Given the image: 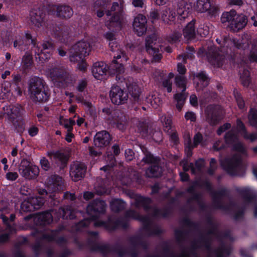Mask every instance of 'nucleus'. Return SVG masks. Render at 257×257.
Here are the masks:
<instances>
[{
  "mask_svg": "<svg viewBox=\"0 0 257 257\" xmlns=\"http://www.w3.org/2000/svg\"><path fill=\"white\" fill-rule=\"evenodd\" d=\"M28 92L30 98L34 102H44L50 96L48 86L41 78L31 77L28 82Z\"/></svg>",
  "mask_w": 257,
  "mask_h": 257,
  "instance_id": "f257e3e1",
  "label": "nucleus"
},
{
  "mask_svg": "<svg viewBox=\"0 0 257 257\" xmlns=\"http://www.w3.org/2000/svg\"><path fill=\"white\" fill-rule=\"evenodd\" d=\"M90 52L89 44L81 41L74 44L69 50V59L71 62L76 63L82 60Z\"/></svg>",
  "mask_w": 257,
  "mask_h": 257,
  "instance_id": "f03ea898",
  "label": "nucleus"
},
{
  "mask_svg": "<svg viewBox=\"0 0 257 257\" xmlns=\"http://www.w3.org/2000/svg\"><path fill=\"white\" fill-rule=\"evenodd\" d=\"M222 44L223 47L226 48L234 46L238 49H245L246 47H248L250 51L249 56L250 60L257 62V40L252 41L249 46L247 44L239 43L235 39L226 37L224 39Z\"/></svg>",
  "mask_w": 257,
  "mask_h": 257,
  "instance_id": "7ed1b4c3",
  "label": "nucleus"
},
{
  "mask_svg": "<svg viewBox=\"0 0 257 257\" xmlns=\"http://www.w3.org/2000/svg\"><path fill=\"white\" fill-rule=\"evenodd\" d=\"M20 174L26 179L31 180L36 178L39 174L38 166L32 165L27 159H23L19 166Z\"/></svg>",
  "mask_w": 257,
  "mask_h": 257,
  "instance_id": "20e7f679",
  "label": "nucleus"
},
{
  "mask_svg": "<svg viewBox=\"0 0 257 257\" xmlns=\"http://www.w3.org/2000/svg\"><path fill=\"white\" fill-rule=\"evenodd\" d=\"M109 46L112 52L114 53L113 57L114 60L112 61V64L110 66L112 69H115V73L119 74L124 72V68L121 64L117 63L116 59H119L121 58H123L124 61H127L128 58L125 56V54L120 49L119 47L116 44L115 41L109 42Z\"/></svg>",
  "mask_w": 257,
  "mask_h": 257,
  "instance_id": "39448f33",
  "label": "nucleus"
},
{
  "mask_svg": "<svg viewBox=\"0 0 257 257\" xmlns=\"http://www.w3.org/2000/svg\"><path fill=\"white\" fill-rule=\"evenodd\" d=\"M34 50L36 54V59L43 63L50 58L53 52L54 48L51 43L45 42L39 46L34 47Z\"/></svg>",
  "mask_w": 257,
  "mask_h": 257,
  "instance_id": "423d86ee",
  "label": "nucleus"
},
{
  "mask_svg": "<svg viewBox=\"0 0 257 257\" xmlns=\"http://www.w3.org/2000/svg\"><path fill=\"white\" fill-rule=\"evenodd\" d=\"M175 83L178 87L182 88V93L177 94L174 96L175 99L177 101V108L179 110H181L186 98V95L183 92L186 90L187 79L183 76H177L175 78Z\"/></svg>",
  "mask_w": 257,
  "mask_h": 257,
  "instance_id": "0eeeda50",
  "label": "nucleus"
},
{
  "mask_svg": "<svg viewBox=\"0 0 257 257\" xmlns=\"http://www.w3.org/2000/svg\"><path fill=\"white\" fill-rule=\"evenodd\" d=\"M110 97L112 102L116 105L124 103L127 99L128 95L118 86H113L110 91Z\"/></svg>",
  "mask_w": 257,
  "mask_h": 257,
  "instance_id": "6e6552de",
  "label": "nucleus"
},
{
  "mask_svg": "<svg viewBox=\"0 0 257 257\" xmlns=\"http://www.w3.org/2000/svg\"><path fill=\"white\" fill-rule=\"evenodd\" d=\"M105 204L104 201L96 200L90 203L86 209L87 212L90 215V219H95L100 213H103L105 210Z\"/></svg>",
  "mask_w": 257,
  "mask_h": 257,
  "instance_id": "1a4fd4ad",
  "label": "nucleus"
},
{
  "mask_svg": "<svg viewBox=\"0 0 257 257\" xmlns=\"http://www.w3.org/2000/svg\"><path fill=\"white\" fill-rule=\"evenodd\" d=\"M86 170V167L84 163L74 162L70 167V175L74 181L81 180L84 176Z\"/></svg>",
  "mask_w": 257,
  "mask_h": 257,
  "instance_id": "9d476101",
  "label": "nucleus"
},
{
  "mask_svg": "<svg viewBox=\"0 0 257 257\" xmlns=\"http://www.w3.org/2000/svg\"><path fill=\"white\" fill-rule=\"evenodd\" d=\"M197 9L201 13L207 12L210 16H215L217 8L211 3V0H197Z\"/></svg>",
  "mask_w": 257,
  "mask_h": 257,
  "instance_id": "9b49d317",
  "label": "nucleus"
},
{
  "mask_svg": "<svg viewBox=\"0 0 257 257\" xmlns=\"http://www.w3.org/2000/svg\"><path fill=\"white\" fill-rule=\"evenodd\" d=\"M111 138L106 131L99 132L95 135L93 142L94 145L97 148H103L106 147L110 143Z\"/></svg>",
  "mask_w": 257,
  "mask_h": 257,
  "instance_id": "f8f14e48",
  "label": "nucleus"
},
{
  "mask_svg": "<svg viewBox=\"0 0 257 257\" xmlns=\"http://www.w3.org/2000/svg\"><path fill=\"white\" fill-rule=\"evenodd\" d=\"M225 140L227 144H233V149L239 153H243L244 148L242 145L238 142L237 136L232 130L228 132L225 136Z\"/></svg>",
  "mask_w": 257,
  "mask_h": 257,
  "instance_id": "ddd939ff",
  "label": "nucleus"
},
{
  "mask_svg": "<svg viewBox=\"0 0 257 257\" xmlns=\"http://www.w3.org/2000/svg\"><path fill=\"white\" fill-rule=\"evenodd\" d=\"M147 20L142 15H138L134 19L133 27L135 32L138 36L142 35L147 30Z\"/></svg>",
  "mask_w": 257,
  "mask_h": 257,
  "instance_id": "4468645a",
  "label": "nucleus"
},
{
  "mask_svg": "<svg viewBox=\"0 0 257 257\" xmlns=\"http://www.w3.org/2000/svg\"><path fill=\"white\" fill-rule=\"evenodd\" d=\"M108 67L103 62H98L94 64L92 68V73L93 76L97 79H102L108 71Z\"/></svg>",
  "mask_w": 257,
  "mask_h": 257,
  "instance_id": "2eb2a0df",
  "label": "nucleus"
},
{
  "mask_svg": "<svg viewBox=\"0 0 257 257\" xmlns=\"http://www.w3.org/2000/svg\"><path fill=\"white\" fill-rule=\"evenodd\" d=\"M155 37H148L146 39V50L147 52L152 56L153 61L158 62L161 60L162 55L158 49L153 47L152 44L154 40Z\"/></svg>",
  "mask_w": 257,
  "mask_h": 257,
  "instance_id": "dca6fc26",
  "label": "nucleus"
},
{
  "mask_svg": "<svg viewBox=\"0 0 257 257\" xmlns=\"http://www.w3.org/2000/svg\"><path fill=\"white\" fill-rule=\"evenodd\" d=\"M30 21L36 27L40 28L44 23V14L39 9L33 10L30 14Z\"/></svg>",
  "mask_w": 257,
  "mask_h": 257,
  "instance_id": "f3484780",
  "label": "nucleus"
},
{
  "mask_svg": "<svg viewBox=\"0 0 257 257\" xmlns=\"http://www.w3.org/2000/svg\"><path fill=\"white\" fill-rule=\"evenodd\" d=\"M247 22V18L243 15H236L234 21L230 24L231 29L233 31H237L243 28Z\"/></svg>",
  "mask_w": 257,
  "mask_h": 257,
  "instance_id": "a211bd4d",
  "label": "nucleus"
},
{
  "mask_svg": "<svg viewBox=\"0 0 257 257\" xmlns=\"http://www.w3.org/2000/svg\"><path fill=\"white\" fill-rule=\"evenodd\" d=\"M194 82L196 84V88L197 91L202 89L208 84V80L206 75L203 72H201L194 77Z\"/></svg>",
  "mask_w": 257,
  "mask_h": 257,
  "instance_id": "6ab92c4d",
  "label": "nucleus"
},
{
  "mask_svg": "<svg viewBox=\"0 0 257 257\" xmlns=\"http://www.w3.org/2000/svg\"><path fill=\"white\" fill-rule=\"evenodd\" d=\"M113 120L119 130H123L126 124V119L124 115L119 110L113 112Z\"/></svg>",
  "mask_w": 257,
  "mask_h": 257,
  "instance_id": "aec40b11",
  "label": "nucleus"
},
{
  "mask_svg": "<svg viewBox=\"0 0 257 257\" xmlns=\"http://www.w3.org/2000/svg\"><path fill=\"white\" fill-rule=\"evenodd\" d=\"M73 14L72 9L67 6H59L56 8V15L58 17L63 19L71 18Z\"/></svg>",
  "mask_w": 257,
  "mask_h": 257,
  "instance_id": "412c9836",
  "label": "nucleus"
},
{
  "mask_svg": "<svg viewBox=\"0 0 257 257\" xmlns=\"http://www.w3.org/2000/svg\"><path fill=\"white\" fill-rule=\"evenodd\" d=\"M175 13L170 8H166L161 12V18L164 23L172 24L175 20Z\"/></svg>",
  "mask_w": 257,
  "mask_h": 257,
  "instance_id": "4be33fe9",
  "label": "nucleus"
},
{
  "mask_svg": "<svg viewBox=\"0 0 257 257\" xmlns=\"http://www.w3.org/2000/svg\"><path fill=\"white\" fill-rule=\"evenodd\" d=\"M240 161V155H237L234 156L230 160H226L224 162H221V164L225 169L230 171L236 167Z\"/></svg>",
  "mask_w": 257,
  "mask_h": 257,
  "instance_id": "5701e85b",
  "label": "nucleus"
},
{
  "mask_svg": "<svg viewBox=\"0 0 257 257\" xmlns=\"http://www.w3.org/2000/svg\"><path fill=\"white\" fill-rule=\"evenodd\" d=\"M193 20L190 22L183 30V35L186 39L190 40L195 38L196 32Z\"/></svg>",
  "mask_w": 257,
  "mask_h": 257,
  "instance_id": "b1692460",
  "label": "nucleus"
},
{
  "mask_svg": "<svg viewBox=\"0 0 257 257\" xmlns=\"http://www.w3.org/2000/svg\"><path fill=\"white\" fill-rule=\"evenodd\" d=\"M47 75L52 79V80H57L60 78H62L66 75V73L59 68H55L50 69L47 72Z\"/></svg>",
  "mask_w": 257,
  "mask_h": 257,
  "instance_id": "393cba45",
  "label": "nucleus"
},
{
  "mask_svg": "<svg viewBox=\"0 0 257 257\" xmlns=\"http://www.w3.org/2000/svg\"><path fill=\"white\" fill-rule=\"evenodd\" d=\"M162 169L157 165L151 166L146 171V176L148 177H158L161 175Z\"/></svg>",
  "mask_w": 257,
  "mask_h": 257,
  "instance_id": "a878e982",
  "label": "nucleus"
},
{
  "mask_svg": "<svg viewBox=\"0 0 257 257\" xmlns=\"http://www.w3.org/2000/svg\"><path fill=\"white\" fill-rule=\"evenodd\" d=\"M59 123L67 129V132H72L73 126L75 124V121L72 118L67 119L63 117H60Z\"/></svg>",
  "mask_w": 257,
  "mask_h": 257,
  "instance_id": "bb28decb",
  "label": "nucleus"
},
{
  "mask_svg": "<svg viewBox=\"0 0 257 257\" xmlns=\"http://www.w3.org/2000/svg\"><path fill=\"white\" fill-rule=\"evenodd\" d=\"M125 203L121 200L113 199L110 202V207L112 211H118L125 207Z\"/></svg>",
  "mask_w": 257,
  "mask_h": 257,
  "instance_id": "cd10ccee",
  "label": "nucleus"
},
{
  "mask_svg": "<svg viewBox=\"0 0 257 257\" xmlns=\"http://www.w3.org/2000/svg\"><path fill=\"white\" fill-rule=\"evenodd\" d=\"M236 16L235 11H230L228 12L224 13L221 16V21L222 23L232 22Z\"/></svg>",
  "mask_w": 257,
  "mask_h": 257,
  "instance_id": "c85d7f7f",
  "label": "nucleus"
},
{
  "mask_svg": "<svg viewBox=\"0 0 257 257\" xmlns=\"http://www.w3.org/2000/svg\"><path fill=\"white\" fill-rule=\"evenodd\" d=\"M33 65L32 57L29 55H25L22 59V67L25 70L31 68Z\"/></svg>",
  "mask_w": 257,
  "mask_h": 257,
  "instance_id": "c756f323",
  "label": "nucleus"
},
{
  "mask_svg": "<svg viewBox=\"0 0 257 257\" xmlns=\"http://www.w3.org/2000/svg\"><path fill=\"white\" fill-rule=\"evenodd\" d=\"M129 92L132 96L134 98V100L138 101L139 100L141 89L138 86L135 85L134 86H130L128 87Z\"/></svg>",
  "mask_w": 257,
  "mask_h": 257,
  "instance_id": "7c9ffc66",
  "label": "nucleus"
},
{
  "mask_svg": "<svg viewBox=\"0 0 257 257\" xmlns=\"http://www.w3.org/2000/svg\"><path fill=\"white\" fill-rule=\"evenodd\" d=\"M147 101L154 108H157L162 104L160 98L155 95H149L147 98Z\"/></svg>",
  "mask_w": 257,
  "mask_h": 257,
  "instance_id": "2f4dec72",
  "label": "nucleus"
},
{
  "mask_svg": "<svg viewBox=\"0 0 257 257\" xmlns=\"http://www.w3.org/2000/svg\"><path fill=\"white\" fill-rule=\"evenodd\" d=\"M242 84L244 87H247L250 82L249 72L247 70H244L240 76Z\"/></svg>",
  "mask_w": 257,
  "mask_h": 257,
  "instance_id": "473e14b6",
  "label": "nucleus"
},
{
  "mask_svg": "<svg viewBox=\"0 0 257 257\" xmlns=\"http://www.w3.org/2000/svg\"><path fill=\"white\" fill-rule=\"evenodd\" d=\"M34 209H38L44 204V199L41 197H33L29 198Z\"/></svg>",
  "mask_w": 257,
  "mask_h": 257,
  "instance_id": "72a5a7b5",
  "label": "nucleus"
},
{
  "mask_svg": "<svg viewBox=\"0 0 257 257\" xmlns=\"http://www.w3.org/2000/svg\"><path fill=\"white\" fill-rule=\"evenodd\" d=\"M123 21V17L121 14L114 16L110 21V26H119Z\"/></svg>",
  "mask_w": 257,
  "mask_h": 257,
  "instance_id": "f704fd0d",
  "label": "nucleus"
},
{
  "mask_svg": "<svg viewBox=\"0 0 257 257\" xmlns=\"http://www.w3.org/2000/svg\"><path fill=\"white\" fill-rule=\"evenodd\" d=\"M249 122L250 124L257 127V110L251 109L248 115Z\"/></svg>",
  "mask_w": 257,
  "mask_h": 257,
  "instance_id": "c9c22d12",
  "label": "nucleus"
},
{
  "mask_svg": "<svg viewBox=\"0 0 257 257\" xmlns=\"http://www.w3.org/2000/svg\"><path fill=\"white\" fill-rule=\"evenodd\" d=\"M103 2L102 1H98L95 2L94 5V10L96 11L97 16L98 17L101 18L104 15V12L102 10H98L100 8L101 9H105V5H102Z\"/></svg>",
  "mask_w": 257,
  "mask_h": 257,
  "instance_id": "e433bc0d",
  "label": "nucleus"
},
{
  "mask_svg": "<svg viewBox=\"0 0 257 257\" xmlns=\"http://www.w3.org/2000/svg\"><path fill=\"white\" fill-rule=\"evenodd\" d=\"M38 219L41 220L44 224H49L52 221V216L49 212L40 214Z\"/></svg>",
  "mask_w": 257,
  "mask_h": 257,
  "instance_id": "4c0bfd02",
  "label": "nucleus"
},
{
  "mask_svg": "<svg viewBox=\"0 0 257 257\" xmlns=\"http://www.w3.org/2000/svg\"><path fill=\"white\" fill-rule=\"evenodd\" d=\"M21 209L23 211L28 212L34 210V207L32 205L30 198L25 200L21 204Z\"/></svg>",
  "mask_w": 257,
  "mask_h": 257,
  "instance_id": "58836bf2",
  "label": "nucleus"
},
{
  "mask_svg": "<svg viewBox=\"0 0 257 257\" xmlns=\"http://www.w3.org/2000/svg\"><path fill=\"white\" fill-rule=\"evenodd\" d=\"M177 11L178 15L180 17V20H181L182 18L184 19L185 18H187L188 16L189 12L188 10L186 9L185 6H181L179 7V8L177 9Z\"/></svg>",
  "mask_w": 257,
  "mask_h": 257,
  "instance_id": "ea45409f",
  "label": "nucleus"
},
{
  "mask_svg": "<svg viewBox=\"0 0 257 257\" xmlns=\"http://www.w3.org/2000/svg\"><path fill=\"white\" fill-rule=\"evenodd\" d=\"M161 121L164 127L165 131H169L171 128L172 121L170 118H167L165 116L161 117Z\"/></svg>",
  "mask_w": 257,
  "mask_h": 257,
  "instance_id": "a19ab883",
  "label": "nucleus"
},
{
  "mask_svg": "<svg viewBox=\"0 0 257 257\" xmlns=\"http://www.w3.org/2000/svg\"><path fill=\"white\" fill-rule=\"evenodd\" d=\"M143 161L146 163H151L156 165L158 164L159 160L157 158L154 157L152 155L149 154H147L146 157L143 158Z\"/></svg>",
  "mask_w": 257,
  "mask_h": 257,
  "instance_id": "79ce46f5",
  "label": "nucleus"
},
{
  "mask_svg": "<svg viewBox=\"0 0 257 257\" xmlns=\"http://www.w3.org/2000/svg\"><path fill=\"white\" fill-rule=\"evenodd\" d=\"M234 96L237 105L240 108H242L244 106V102L240 94L237 92H234Z\"/></svg>",
  "mask_w": 257,
  "mask_h": 257,
  "instance_id": "37998d69",
  "label": "nucleus"
},
{
  "mask_svg": "<svg viewBox=\"0 0 257 257\" xmlns=\"http://www.w3.org/2000/svg\"><path fill=\"white\" fill-rule=\"evenodd\" d=\"M138 205L142 204L145 207H147V205L150 203L151 200L148 198H145L142 196L138 197Z\"/></svg>",
  "mask_w": 257,
  "mask_h": 257,
  "instance_id": "c03bdc74",
  "label": "nucleus"
},
{
  "mask_svg": "<svg viewBox=\"0 0 257 257\" xmlns=\"http://www.w3.org/2000/svg\"><path fill=\"white\" fill-rule=\"evenodd\" d=\"M10 84L8 83L7 85L5 84L2 88V93L3 94L2 95L3 98H8L10 94V89H9Z\"/></svg>",
  "mask_w": 257,
  "mask_h": 257,
  "instance_id": "a18cd8bd",
  "label": "nucleus"
},
{
  "mask_svg": "<svg viewBox=\"0 0 257 257\" xmlns=\"http://www.w3.org/2000/svg\"><path fill=\"white\" fill-rule=\"evenodd\" d=\"M40 164L42 169L45 171L48 170L50 167V165L48 160L45 158L43 157L40 160Z\"/></svg>",
  "mask_w": 257,
  "mask_h": 257,
  "instance_id": "49530a36",
  "label": "nucleus"
},
{
  "mask_svg": "<svg viewBox=\"0 0 257 257\" xmlns=\"http://www.w3.org/2000/svg\"><path fill=\"white\" fill-rule=\"evenodd\" d=\"M76 101L77 103H81L82 104L89 107L91 105V103L84 100L83 97L81 96L78 95L76 97Z\"/></svg>",
  "mask_w": 257,
  "mask_h": 257,
  "instance_id": "de8ad7c7",
  "label": "nucleus"
},
{
  "mask_svg": "<svg viewBox=\"0 0 257 257\" xmlns=\"http://www.w3.org/2000/svg\"><path fill=\"white\" fill-rule=\"evenodd\" d=\"M6 177L8 180L14 181L18 178V174L17 172H9L6 174Z\"/></svg>",
  "mask_w": 257,
  "mask_h": 257,
  "instance_id": "09e8293b",
  "label": "nucleus"
},
{
  "mask_svg": "<svg viewBox=\"0 0 257 257\" xmlns=\"http://www.w3.org/2000/svg\"><path fill=\"white\" fill-rule=\"evenodd\" d=\"M183 170L185 171H187L190 168L191 170V172L192 173H196V170L195 169V166L193 163H190L189 165H188L187 163H184L182 164Z\"/></svg>",
  "mask_w": 257,
  "mask_h": 257,
  "instance_id": "8fccbe9b",
  "label": "nucleus"
},
{
  "mask_svg": "<svg viewBox=\"0 0 257 257\" xmlns=\"http://www.w3.org/2000/svg\"><path fill=\"white\" fill-rule=\"evenodd\" d=\"M163 86L164 87L167 88V90L168 92H170L172 91V82L169 79H164L163 81Z\"/></svg>",
  "mask_w": 257,
  "mask_h": 257,
  "instance_id": "3c124183",
  "label": "nucleus"
},
{
  "mask_svg": "<svg viewBox=\"0 0 257 257\" xmlns=\"http://www.w3.org/2000/svg\"><path fill=\"white\" fill-rule=\"evenodd\" d=\"M185 118L187 120H190L191 121H195L196 120L195 114L192 111L187 112L185 114Z\"/></svg>",
  "mask_w": 257,
  "mask_h": 257,
  "instance_id": "603ef678",
  "label": "nucleus"
},
{
  "mask_svg": "<svg viewBox=\"0 0 257 257\" xmlns=\"http://www.w3.org/2000/svg\"><path fill=\"white\" fill-rule=\"evenodd\" d=\"M54 158L62 162H65L66 161V157L64 154L58 152L54 154Z\"/></svg>",
  "mask_w": 257,
  "mask_h": 257,
  "instance_id": "864d4df0",
  "label": "nucleus"
},
{
  "mask_svg": "<svg viewBox=\"0 0 257 257\" xmlns=\"http://www.w3.org/2000/svg\"><path fill=\"white\" fill-rule=\"evenodd\" d=\"M87 83L86 81L84 80H82L80 81L78 84L77 86V89L78 91L80 92H82L84 91V89L86 87Z\"/></svg>",
  "mask_w": 257,
  "mask_h": 257,
  "instance_id": "5fc2aeb1",
  "label": "nucleus"
},
{
  "mask_svg": "<svg viewBox=\"0 0 257 257\" xmlns=\"http://www.w3.org/2000/svg\"><path fill=\"white\" fill-rule=\"evenodd\" d=\"M243 137L249 140L250 141L253 142L257 139V135L256 134H247L246 132L242 134Z\"/></svg>",
  "mask_w": 257,
  "mask_h": 257,
  "instance_id": "6e6d98bb",
  "label": "nucleus"
},
{
  "mask_svg": "<svg viewBox=\"0 0 257 257\" xmlns=\"http://www.w3.org/2000/svg\"><path fill=\"white\" fill-rule=\"evenodd\" d=\"M202 140V136L201 134L199 133L196 134L194 137V142L193 144L192 145L193 146L195 147L196 145H198L201 142Z\"/></svg>",
  "mask_w": 257,
  "mask_h": 257,
  "instance_id": "4d7b16f0",
  "label": "nucleus"
},
{
  "mask_svg": "<svg viewBox=\"0 0 257 257\" xmlns=\"http://www.w3.org/2000/svg\"><path fill=\"white\" fill-rule=\"evenodd\" d=\"M56 180L57 182V185L56 186H55V188H54V189H53L54 192H56V191H59L62 188V178L59 177H57L56 178Z\"/></svg>",
  "mask_w": 257,
  "mask_h": 257,
  "instance_id": "13d9d810",
  "label": "nucleus"
},
{
  "mask_svg": "<svg viewBox=\"0 0 257 257\" xmlns=\"http://www.w3.org/2000/svg\"><path fill=\"white\" fill-rule=\"evenodd\" d=\"M231 127V124L230 123H225L223 125L220 126L218 130H217V134L218 135H220L223 132H224L226 130L229 128Z\"/></svg>",
  "mask_w": 257,
  "mask_h": 257,
  "instance_id": "bf43d9fd",
  "label": "nucleus"
},
{
  "mask_svg": "<svg viewBox=\"0 0 257 257\" xmlns=\"http://www.w3.org/2000/svg\"><path fill=\"white\" fill-rule=\"evenodd\" d=\"M204 162L202 159H199L197 160L195 163V169L196 170V173L200 170V169L204 166Z\"/></svg>",
  "mask_w": 257,
  "mask_h": 257,
  "instance_id": "052dcab7",
  "label": "nucleus"
},
{
  "mask_svg": "<svg viewBox=\"0 0 257 257\" xmlns=\"http://www.w3.org/2000/svg\"><path fill=\"white\" fill-rule=\"evenodd\" d=\"M62 211L63 212V218L69 219H73L74 218V216L71 214V212L70 210L66 209H63Z\"/></svg>",
  "mask_w": 257,
  "mask_h": 257,
  "instance_id": "680f3d73",
  "label": "nucleus"
},
{
  "mask_svg": "<svg viewBox=\"0 0 257 257\" xmlns=\"http://www.w3.org/2000/svg\"><path fill=\"white\" fill-rule=\"evenodd\" d=\"M38 128L37 127L34 126H33L30 127V128L28 130L29 134L31 137H34V136H36L38 134Z\"/></svg>",
  "mask_w": 257,
  "mask_h": 257,
  "instance_id": "e2e57ef3",
  "label": "nucleus"
},
{
  "mask_svg": "<svg viewBox=\"0 0 257 257\" xmlns=\"http://www.w3.org/2000/svg\"><path fill=\"white\" fill-rule=\"evenodd\" d=\"M190 102L191 104L194 106H197L198 100L196 96L194 94H192L190 97Z\"/></svg>",
  "mask_w": 257,
  "mask_h": 257,
  "instance_id": "0e129e2a",
  "label": "nucleus"
},
{
  "mask_svg": "<svg viewBox=\"0 0 257 257\" xmlns=\"http://www.w3.org/2000/svg\"><path fill=\"white\" fill-rule=\"evenodd\" d=\"M133 152L131 150H126L125 152L126 159L128 161L133 160Z\"/></svg>",
  "mask_w": 257,
  "mask_h": 257,
  "instance_id": "69168bd1",
  "label": "nucleus"
},
{
  "mask_svg": "<svg viewBox=\"0 0 257 257\" xmlns=\"http://www.w3.org/2000/svg\"><path fill=\"white\" fill-rule=\"evenodd\" d=\"M184 138L185 140V145H191V136L189 133H186L184 136Z\"/></svg>",
  "mask_w": 257,
  "mask_h": 257,
  "instance_id": "338daca9",
  "label": "nucleus"
},
{
  "mask_svg": "<svg viewBox=\"0 0 257 257\" xmlns=\"http://www.w3.org/2000/svg\"><path fill=\"white\" fill-rule=\"evenodd\" d=\"M177 71L182 74H184L186 73V69L185 66L181 63H178L177 65Z\"/></svg>",
  "mask_w": 257,
  "mask_h": 257,
  "instance_id": "774afa93",
  "label": "nucleus"
}]
</instances>
